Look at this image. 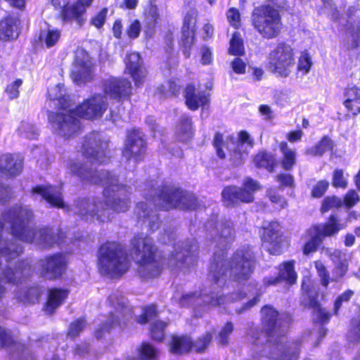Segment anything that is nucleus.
<instances>
[{
	"label": "nucleus",
	"mask_w": 360,
	"mask_h": 360,
	"mask_svg": "<svg viewBox=\"0 0 360 360\" xmlns=\"http://www.w3.org/2000/svg\"><path fill=\"white\" fill-rule=\"evenodd\" d=\"M217 219V216H212L205 225L206 238L210 241V246L214 245L219 249V251L214 252L210 266V277L214 283L210 290L203 289L200 292L183 295L179 300L181 307H217L241 300L247 296L244 292L223 296L218 290L232 281L240 283L248 280L255 268L256 260L252 248L249 245H243L238 248L231 261L225 259V249L233 241L235 237L233 224L226 219L218 222Z\"/></svg>",
	"instance_id": "nucleus-1"
},
{
	"label": "nucleus",
	"mask_w": 360,
	"mask_h": 360,
	"mask_svg": "<svg viewBox=\"0 0 360 360\" xmlns=\"http://www.w3.org/2000/svg\"><path fill=\"white\" fill-rule=\"evenodd\" d=\"M68 172L77 176L81 181L104 186L105 202L94 198H79L74 203L72 211L86 221L96 219L101 222L108 221L112 214L125 212L131 207V188L127 184L119 183L117 176L106 170H94L86 164L79 160L70 159L66 162Z\"/></svg>",
	"instance_id": "nucleus-2"
},
{
	"label": "nucleus",
	"mask_w": 360,
	"mask_h": 360,
	"mask_svg": "<svg viewBox=\"0 0 360 360\" xmlns=\"http://www.w3.org/2000/svg\"><path fill=\"white\" fill-rule=\"evenodd\" d=\"M131 254L138 264L137 272L143 279L158 276L163 265L172 269H184L194 264L198 250L197 241L193 239L180 240L174 245V252L162 262L155 259L157 248L153 240L143 233L135 236L131 241Z\"/></svg>",
	"instance_id": "nucleus-3"
},
{
	"label": "nucleus",
	"mask_w": 360,
	"mask_h": 360,
	"mask_svg": "<svg viewBox=\"0 0 360 360\" xmlns=\"http://www.w3.org/2000/svg\"><path fill=\"white\" fill-rule=\"evenodd\" d=\"M262 321L265 334L257 328L252 327L248 333L252 344L261 343L260 338H266V347L269 349V360H297L301 341H288L285 336L289 326L290 316L288 314H279L271 305H265L261 309Z\"/></svg>",
	"instance_id": "nucleus-4"
},
{
	"label": "nucleus",
	"mask_w": 360,
	"mask_h": 360,
	"mask_svg": "<svg viewBox=\"0 0 360 360\" xmlns=\"http://www.w3.org/2000/svg\"><path fill=\"white\" fill-rule=\"evenodd\" d=\"M63 85L58 84L54 90H58L59 95L51 98L58 101V108L66 112H49L48 116L52 128L62 136L69 138L76 134L80 129V122L76 116L86 120L100 117L106 110L108 103L104 96L96 94L85 100L75 110L68 109L70 100L69 96L63 92Z\"/></svg>",
	"instance_id": "nucleus-5"
},
{
	"label": "nucleus",
	"mask_w": 360,
	"mask_h": 360,
	"mask_svg": "<svg viewBox=\"0 0 360 360\" xmlns=\"http://www.w3.org/2000/svg\"><path fill=\"white\" fill-rule=\"evenodd\" d=\"M155 185L151 181L145 184L143 189L139 186V190L156 208L167 210L172 208L195 210L198 207V199L193 193L173 186L163 185L155 188Z\"/></svg>",
	"instance_id": "nucleus-6"
},
{
	"label": "nucleus",
	"mask_w": 360,
	"mask_h": 360,
	"mask_svg": "<svg viewBox=\"0 0 360 360\" xmlns=\"http://www.w3.org/2000/svg\"><path fill=\"white\" fill-rule=\"evenodd\" d=\"M98 269L101 274L120 276L129 268V261L121 245L115 242L103 244L98 254Z\"/></svg>",
	"instance_id": "nucleus-7"
},
{
	"label": "nucleus",
	"mask_w": 360,
	"mask_h": 360,
	"mask_svg": "<svg viewBox=\"0 0 360 360\" xmlns=\"http://www.w3.org/2000/svg\"><path fill=\"white\" fill-rule=\"evenodd\" d=\"M346 227L340 222L336 214H331L325 223L316 224L310 226L305 232V241L302 251L304 255H309L317 251L326 238L335 236Z\"/></svg>",
	"instance_id": "nucleus-8"
},
{
	"label": "nucleus",
	"mask_w": 360,
	"mask_h": 360,
	"mask_svg": "<svg viewBox=\"0 0 360 360\" xmlns=\"http://www.w3.org/2000/svg\"><path fill=\"white\" fill-rule=\"evenodd\" d=\"M108 302L114 311L110 312V316L103 322L95 331L97 339L101 338L105 333H108L111 328L125 325L126 322L132 317V311L127 305V300L117 290L112 292Z\"/></svg>",
	"instance_id": "nucleus-9"
},
{
	"label": "nucleus",
	"mask_w": 360,
	"mask_h": 360,
	"mask_svg": "<svg viewBox=\"0 0 360 360\" xmlns=\"http://www.w3.org/2000/svg\"><path fill=\"white\" fill-rule=\"evenodd\" d=\"M294 65V51L289 44L280 43L269 53L267 68L278 77H288Z\"/></svg>",
	"instance_id": "nucleus-10"
},
{
	"label": "nucleus",
	"mask_w": 360,
	"mask_h": 360,
	"mask_svg": "<svg viewBox=\"0 0 360 360\" xmlns=\"http://www.w3.org/2000/svg\"><path fill=\"white\" fill-rule=\"evenodd\" d=\"M82 150L86 158L94 162L105 164L110 160L108 141L98 132H91L84 137Z\"/></svg>",
	"instance_id": "nucleus-11"
},
{
	"label": "nucleus",
	"mask_w": 360,
	"mask_h": 360,
	"mask_svg": "<svg viewBox=\"0 0 360 360\" xmlns=\"http://www.w3.org/2000/svg\"><path fill=\"white\" fill-rule=\"evenodd\" d=\"M259 188V184L251 178H246L243 187L226 186L221 195L226 206H234L239 202H251L254 200L253 193Z\"/></svg>",
	"instance_id": "nucleus-12"
},
{
	"label": "nucleus",
	"mask_w": 360,
	"mask_h": 360,
	"mask_svg": "<svg viewBox=\"0 0 360 360\" xmlns=\"http://www.w3.org/2000/svg\"><path fill=\"white\" fill-rule=\"evenodd\" d=\"M147 150L145 135L139 129L128 131L122 155L127 160L133 159L136 162L143 160Z\"/></svg>",
	"instance_id": "nucleus-13"
},
{
	"label": "nucleus",
	"mask_w": 360,
	"mask_h": 360,
	"mask_svg": "<svg viewBox=\"0 0 360 360\" xmlns=\"http://www.w3.org/2000/svg\"><path fill=\"white\" fill-rule=\"evenodd\" d=\"M212 340V335L210 333L203 335L195 342H193L189 336L174 335L172 338L170 352L174 354H183L189 352L193 348L197 352H203Z\"/></svg>",
	"instance_id": "nucleus-14"
},
{
	"label": "nucleus",
	"mask_w": 360,
	"mask_h": 360,
	"mask_svg": "<svg viewBox=\"0 0 360 360\" xmlns=\"http://www.w3.org/2000/svg\"><path fill=\"white\" fill-rule=\"evenodd\" d=\"M67 259L61 253L47 256L38 261L40 276L48 280L59 278L65 271Z\"/></svg>",
	"instance_id": "nucleus-15"
},
{
	"label": "nucleus",
	"mask_w": 360,
	"mask_h": 360,
	"mask_svg": "<svg viewBox=\"0 0 360 360\" xmlns=\"http://www.w3.org/2000/svg\"><path fill=\"white\" fill-rule=\"evenodd\" d=\"M302 305L313 309L314 321L321 324L328 323L331 315L325 308L321 307L318 300V292L304 283L302 285Z\"/></svg>",
	"instance_id": "nucleus-16"
},
{
	"label": "nucleus",
	"mask_w": 360,
	"mask_h": 360,
	"mask_svg": "<svg viewBox=\"0 0 360 360\" xmlns=\"http://www.w3.org/2000/svg\"><path fill=\"white\" fill-rule=\"evenodd\" d=\"M92 63L89 53L84 49H77L71 71V78L75 83L86 82L91 79Z\"/></svg>",
	"instance_id": "nucleus-17"
},
{
	"label": "nucleus",
	"mask_w": 360,
	"mask_h": 360,
	"mask_svg": "<svg viewBox=\"0 0 360 360\" xmlns=\"http://www.w3.org/2000/svg\"><path fill=\"white\" fill-rule=\"evenodd\" d=\"M103 87L106 95L118 102L128 100L131 92L130 81L123 78L110 77L105 79Z\"/></svg>",
	"instance_id": "nucleus-18"
},
{
	"label": "nucleus",
	"mask_w": 360,
	"mask_h": 360,
	"mask_svg": "<svg viewBox=\"0 0 360 360\" xmlns=\"http://www.w3.org/2000/svg\"><path fill=\"white\" fill-rule=\"evenodd\" d=\"M281 226L277 221L269 222L263 225L262 240L264 246L271 255H280L282 252Z\"/></svg>",
	"instance_id": "nucleus-19"
},
{
	"label": "nucleus",
	"mask_w": 360,
	"mask_h": 360,
	"mask_svg": "<svg viewBox=\"0 0 360 360\" xmlns=\"http://www.w3.org/2000/svg\"><path fill=\"white\" fill-rule=\"evenodd\" d=\"M0 347H8L10 360H35L22 344L15 342L11 335L0 326Z\"/></svg>",
	"instance_id": "nucleus-20"
},
{
	"label": "nucleus",
	"mask_w": 360,
	"mask_h": 360,
	"mask_svg": "<svg viewBox=\"0 0 360 360\" xmlns=\"http://www.w3.org/2000/svg\"><path fill=\"white\" fill-rule=\"evenodd\" d=\"M93 0H77L74 4H68L60 9V16L65 21L83 22L85 20L86 8Z\"/></svg>",
	"instance_id": "nucleus-21"
},
{
	"label": "nucleus",
	"mask_w": 360,
	"mask_h": 360,
	"mask_svg": "<svg viewBox=\"0 0 360 360\" xmlns=\"http://www.w3.org/2000/svg\"><path fill=\"white\" fill-rule=\"evenodd\" d=\"M32 193L40 195L50 207L66 209L61 192V187L51 185L37 186L32 188Z\"/></svg>",
	"instance_id": "nucleus-22"
},
{
	"label": "nucleus",
	"mask_w": 360,
	"mask_h": 360,
	"mask_svg": "<svg viewBox=\"0 0 360 360\" xmlns=\"http://www.w3.org/2000/svg\"><path fill=\"white\" fill-rule=\"evenodd\" d=\"M61 36L60 30L52 27L49 25L41 29L39 34H36L32 40L33 49L37 51L44 47L50 49L57 44Z\"/></svg>",
	"instance_id": "nucleus-23"
},
{
	"label": "nucleus",
	"mask_w": 360,
	"mask_h": 360,
	"mask_svg": "<svg viewBox=\"0 0 360 360\" xmlns=\"http://www.w3.org/2000/svg\"><path fill=\"white\" fill-rule=\"evenodd\" d=\"M322 252L328 255L335 264L332 272L331 281H340L348 271V262L346 255L338 250L330 248H323Z\"/></svg>",
	"instance_id": "nucleus-24"
},
{
	"label": "nucleus",
	"mask_w": 360,
	"mask_h": 360,
	"mask_svg": "<svg viewBox=\"0 0 360 360\" xmlns=\"http://www.w3.org/2000/svg\"><path fill=\"white\" fill-rule=\"evenodd\" d=\"M297 274L295 271V262L288 261L280 265L278 275L276 277L269 276L263 279L265 286L276 285L281 281H285L289 285L294 284L297 281Z\"/></svg>",
	"instance_id": "nucleus-25"
},
{
	"label": "nucleus",
	"mask_w": 360,
	"mask_h": 360,
	"mask_svg": "<svg viewBox=\"0 0 360 360\" xmlns=\"http://www.w3.org/2000/svg\"><path fill=\"white\" fill-rule=\"evenodd\" d=\"M23 167V159L20 155L6 154L0 157V175L15 176L19 175Z\"/></svg>",
	"instance_id": "nucleus-26"
},
{
	"label": "nucleus",
	"mask_w": 360,
	"mask_h": 360,
	"mask_svg": "<svg viewBox=\"0 0 360 360\" xmlns=\"http://www.w3.org/2000/svg\"><path fill=\"white\" fill-rule=\"evenodd\" d=\"M126 69L133 78L135 85L139 87L143 83L146 71L142 65V60L138 53L129 54L125 59Z\"/></svg>",
	"instance_id": "nucleus-27"
},
{
	"label": "nucleus",
	"mask_w": 360,
	"mask_h": 360,
	"mask_svg": "<svg viewBox=\"0 0 360 360\" xmlns=\"http://www.w3.org/2000/svg\"><path fill=\"white\" fill-rule=\"evenodd\" d=\"M134 212L139 222L142 221L143 224L148 222L150 231L153 232L159 229L160 221L158 214L152 209H149L146 202L137 203Z\"/></svg>",
	"instance_id": "nucleus-28"
},
{
	"label": "nucleus",
	"mask_w": 360,
	"mask_h": 360,
	"mask_svg": "<svg viewBox=\"0 0 360 360\" xmlns=\"http://www.w3.org/2000/svg\"><path fill=\"white\" fill-rule=\"evenodd\" d=\"M253 22H278L281 20L279 12L270 5L255 7L252 11Z\"/></svg>",
	"instance_id": "nucleus-29"
},
{
	"label": "nucleus",
	"mask_w": 360,
	"mask_h": 360,
	"mask_svg": "<svg viewBox=\"0 0 360 360\" xmlns=\"http://www.w3.org/2000/svg\"><path fill=\"white\" fill-rule=\"evenodd\" d=\"M184 96L187 107L192 110H197L199 106H205L208 102V98L204 91H197L192 84H188L185 89Z\"/></svg>",
	"instance_id": "nucleus-30"
},
{
	"label": "nucleus",
	"mask_w": 360,
	"mask_h": 360,
	"mask_svg": "<svg viewBox=\"0 0 360 360\" xmlns=\"http://www.w3.org/2000/svg\"><path fill=\"white\" fill-rule=\"evenodd\" d=\"M68 295V291L58 288L51 289L49 292L47 302L44 307V311L52 314L60 307Z\"/></svg>",
	"instance_id": "nucleus-31"
},
{
	"label": "nucleus",
	"mask_w": 360,
	"mask_h": 360,
	"mask_svg": "<svg viewBox=\"0 0 360 360\" xmlns=\"http://www.w3.org/2000/svg\"><path fill=\"white\" fill-rule=\"evenodd\" d=\"M345 106L354 115L360 113V89L355 85L348 86L345 91Z\"/></svg>",
	"instance_id": "nucleus-32"
},
{
	"label": "nucleus",
	"mask_w": 360,
	"mask_h": 360,
	"mask_svg": "<svg viewBox=\"0 0 360 360\" xmlns=\"http://www.w3.org/2000/svg\"><path fill=\"white\" fill-rule=\"evenodd\" d=\"M193 134L191 117L186 115L181 116L176 130L178 140L181 142H187L193 138Z\"/></svg>",
	"instance_id": "nucleus-33"
},
{
	"label": "nucleus",
	"mask_w": 360,
	"mask_h": 360,
	"mask_svg": "<svg viewBox=\"0 0 360 360\" xmlns=\"http://www.w3.org/2000/svg\"><path fill=\"white\" fill-rule=\"evenodd\" d=\"M195 25V24H183L181 29V47L186 58L190 57V50L194 44Z\"/></svg>",
	"instance_id": "nucleus-34"
},
{
	"label": "nucleus",
	"mask_w": 360,
	"mask_h": 360,
	"mask_svg": "<svg viewBox=\"0 0 360 360\" xmlns=\"http://www.w3.org/2000/svg\"><path fill=\"white\" fill-rule=\"evenodd\" d=\"M41 292L40 286L34 285L26 289H16L15 296L22 302L33 304L39 300Z\"/></svg>",
	"instance_id": "nucleus-35"
},
{
	"label": "nucleus",
	"mask_w": 360,
	"mask_h": 360,
	"mask_svg": "<svg viewBox=\"0 0 360 360\" xmlns=\"http://www.w3.org/2000/svg\"><path fill=\"white\" fill-rule=\"evenodd\" d=\"M333 148V141L328 136H324L318 143L312 147L307 148L305 151V154L320 157L322 156L326 152L332 150Z\"/></svg>",
	"instance_id": "nucleus-36"
},
{
	"label": "nucleus",
	"mask_w": 360,
	"mask_h": 360,
	"mask_svg": "<svg viewBox=\"0 0 360 360\" xmlns=\"http://www.w3.org/2000/svg\"><path fill=\"white\" fill-rule=\"evenodd\" d=\"M279 148L283 154L281 165L285 170H291L296 162V153L294 150L290 148L288 143L282 141L279 145Z\"/></svg>",
	"instance_id": "nucleus-37"
},
{
	"label": "nucleus",
	"mask_w": 360,
	"mask_h": 360,
	"mask_svg": "<svg viewBox=\"0 0 360 360\" xmlns=\"http://www.w3.org/2000/svg\"><path fill=\"white\" fill-rule=\"evenodd\" d=\"M240 146H241V143H239L238 146L232 144L227 146L230 152V160L234 166L243 165L248 157L247 151L243 148H240Z\"/></svg>",
	"instance_id": "nucleus-38"
},
{
	"label": "nucleus",
	"mask_w": 360,
	"mask_h": 360,
	"mask_svg": "<svg viewBox=\"0 0 360 360\" xmlns=\"http://www.w3.org/2000/svg\"><path fill=\"white\" fill-rule=\"evenodd\" d=\"M275 160L271 154L266 152L259 153L254 159V163L257 167H263L271 172L274 167Z\"/></svg>",
	"instance_id": "nucleus-39"
},
{
	"label": "nucleus",
	"mask_w": 360,
	"mask_h": 360,
	"mask_svg": "<svg viewBox=\"0 0 360 360\" xmlns=\"http://www.w3.org/2000/svg\"><path fill=\"white\" fill-rule=\"evenodd\" d=\"M350 342H360V319H354L351 322V328L347 334ZM353 360H360V347Z\"/></svg>",
	"instance_id": "nucleus-40"
},
{
	"label": "nucleus",
	"mask_w": 360,
	"mask_h": 360,
	"mask_svg": "<svg viewBox=\"0 0 360 360\" xmlns=\"http://www.w3.org/2000/svg\"><path fill=\"white\" fill-rule=\"evenodd\" d=\"M264 37L273 38L280 31V24H252Z\"/></svg>",
	"instance_id": "nucleus-41"
},
{
	"label": "nucleus",
	"mask_w": 360,
	"mask_h": 360,
	"mask_svg": "<svg viewBox=\"0 0 360 360\" xmlns=\"http://www.w3.org/2000/svg\"><path fill=\"white\" fill-rule=\"evenodd\" d=\"M19 33L18 24H0V39L1 40L16 39Z\"/></svg>",
	"instance_id": "nucleus-42"
},
{
	"label": "nucleus",
	"mask_w": 360,
	"mask_h": 360,
	"mask_svg": "<svg viewBox=\"0 0 360 360\" xmlns=\"http://www.w3.org/2000/svg\"><path fill=\"white\" fill-rule=\"evenodd\" d=\"M229 52L233 56H242L244 54L243 41L240 37V34L238 32L233 33L230 40Z\"/></svg>",
	"instance_id": "nucleus-43"
},
{
	"label": "nucleus",
	"mask_w": 360,
	"mask_h": 360,
	"mask_svg": "<svg viewBox=\"0 0 360 360\" xmlns=\"http://www.w3.org/2000/svg\"><path fill=\"white\" fill-rule=\"evenodd\" d=\"M249 286H251L255 289V292L253 293L254 297L252 299L249 300L248 302L244 303L240 307L236 309V312L238 314H241L250 309L252 307L255 306L259 301L262 294L260 289L257 288V284L255 283H250Z\"/></svg>",
	"instance_id": "nucleus-44"
},
{
	"label": "nucleus",
	"mask_w": 360,
	"mask_h": 360,
	"mask_svg": "<svg viewBox=\"0 0 360 360\" xmlns=\"http://www.w3.org/2000/svg\"><path fill=\"white\" fill-rule=\"evenodd\" d=\"M18 133L19 136L28 139H35L39 135L37 127L27 122H22L20 123L18 128Z\"/></svg>",
	"instance_id": "nucleus-45"
},
{
	"label": "nucleus",
	"mask_w": 360,
	"mask_h": 360,
	"mask_svg": "<svg viewBox=\"0 0 360 360\" xmlns=\"http://www.w3.org/2000/svg\"><path fill=\"white\" fill-rule=\"evenodd\" d=\"M139 354L143 359L158 360L159 352L150 343L143 342L139 349Z\"/></svg>",
	"instance_id": "nucleus-46"
},
{
	"label": "nucleus",
	"mask_w": 360,
	"mask_h": 360,
	"mask_svg": "<svg viewBox=\"0 0 360 360\" xmlns=\"http://www.w3.org/2000/svg\"><path fill=\"white\" fill-rule=\"evenodd\" d=\"M354 295V292L352 290H347L340 294L334 302L333 314L337 316L344 304L348 303Z\"/></svg>",
	"instance_id": "nucleus-47"
},
{
	"label": "nucleus",
	"mask_w": 360,
	"mask_h": 360,
	"mask_svg": "<svg viewBox=\"0 0 360 360\" xmlns=\"http://www.w3.org/2000/svg\"><path fill=\"white\" fill-rule=\"evenodd\" d=\"M167 323L162 321H156L150 325V335L153 339L162 341L165 337V329Z\"/></svg>",
	"instance_id": "nucleus-48"
},
{
	"label": "nucleus",
	"mask_w": 360,
	"mask_h": 360,
	"mask_svg": "<svg viewBox=\"0 0 360 360\" xmlns=\"http://www.w3.org/2000/svg\"><path fill=\"white\" fill-rule=\"evenodd\" d=\"M314 266L321 279V285L323 287H328L331 281V278L330 277L329 272L326 266L321 261L318 260L314 262Z\"/></svg>",
	"instance_id": "nucleus-49"
},
{
	"label": "nucleus",
	"mask_w": 360,
	"mask_h": 360,
	"mask_svg": "<svg viewBox=\"0 0 360 360\" xmlns=\"http://www.w3.org/2000/svg\"><path fill=\"white\" fill-rule=\"evenodd\" d=\"M86 325V321L84 318H79L71 323L68 332V336L72 339H75L83 331Z\"/></svg>",
	"instance_id": "nucleus-50"
},
{
	"label": "nucleus",
	"mask_w": 360,
	"mask_h": 360,
	"mask_svg": "<svg viewBox=\"0 0 360 360\" xmlns=\"http://www.w3.org/2000/svg\"><path fill=\"white\" fill-rule=\"evenodd\" d=\"M234 326L232 322L228 321L220 330L217 336L218 342L222 345H226L229 341V337L232 334Z\"/></svg>",
	"instance_id": "nucleus-51"
},
{
	"label": "nucleus",
	"mask_w": 360,
	"mask_h": 360,
	"mask_svg": "<svg viewBox=\"0 0 360 360\" xmlns=\"http://www.w3.org/2000/svg\"><path fill=\"white\" fill-rule=\"evenodd\" d=\"M343 205L342 200L337 196L326 197L323 200L321 212L325 213L334 207H340Z\"/></svg>",
	"instance_id": "nucleus-52"
},
{
	"label": "nucleus",
	"mask_w": 360,
	"mask_h": 360,
	"mask_svg": "<svg viewBox=\"0 0 360 360\" xmlns=\"http://www.w3.org/2000/svg\"><path fill=\"white\" fill-rule=\"evenodd\" d=\"M347 179L344 176V172L341 169H335L333 172L332 186L335 188H346Z\"/></svg>",
	"instance_id": "nucleus-53"
},
{
	"label": "nucleus",
	"mask_w": 360,
	"mask_h": 360,
	"mask_svg": "<svg viewBox=\"0 0 360 360\" xmlns=\"http://www.w3.org/2000/svg\"><path fill=\"white\" fill-rule=\"evenodd\" d=\"M311 65L312 62L309 53L307 51H302L298 60L297 70L306 75L309 72Z\"/></svg>",
	"instance_id": "nucleus-54"
},
{
	"label": "nucleus",
	"mask_w": 360,
	"mask_h": 360,
	"mask_svg": "<svg viewBox=\"0 0 360 360\" xmlns=\"http://www.w3.org/2000/svg\"><path fill=\"white\" fill-rule=\"evenodd\" d=\"M157 316V308L155 305H150L145 307L143 314L139 317L137 321L141 324H145L153 320Z\"/></svg>",
	"instance_id": "nucleus-55"
},
{
	"label": "nucleus",
	"mask_w": 360,
	"mask_h": 360,
	"mask_svg": "<svg viewBox=\"0 0 360 360\" xmlns=\"http://www.w3.org/2000/svg\"><path fill=\"white\" fill-rule=\"evenodd\" d=\"M360 200V198L359 194L355 190H349L345 195L342 202L343 205L347 208L350 209L351 207L356 205Z\"/></svg>",
	"instance_id": "nucleus-56"
},
{
	"label": "nucleus",
	"mask_w": 360,
	"mask_h": 360,
	"mask_svg": "<svg viewBox=\"0 0 360 360\" xmlns=\"http://www.w3.org/2000/svg\"><path fill=\"white\" fill-rule=\"evenodd\" d=\"M213 145L216 149L217 154L218 157L221 159H224L226 157V154L223 150V148L225 146L223 135L220 132H217L214 135L213 140Z\"/></svg>",
	"instance_id": "nucleus-57"
},
{
	"label": "nucleus",
	"mask_w": 360,
	"mask_h": 360,
	"mask_svg": "<svg viewBox=\"0 0 360 360\" xmlns=\"http://www.w3.org/2000/svg\"><path fill=\"white\" fill-rule=\"evenodd\" d=\"M328 186L329 183L326 180H321L318 181L312 188L311 195L314 198H317L322 197L328 190Z\"/></svg>",
	"instance_id": "nucleus-58"
},
{
	"label": "nucleus",
	"mask_w": 360,
	"mask_h": 360,
	"mask_svg": "<svg viewBox=\"0 0 360 360\" xmlns=\"http://www.w3.org/2000/svg\"><path fill=\"white\" fill-rule=\"evenodd\" d=\"M22 81L20 79H17L11 84L8 85L6 91L11 99L16 98L19 96V87L22 85Z\"/></svg>",
	"instance_id": "nucleus-59"
},
{
	"label": "nucleus",
	"mask_w": 360,
	"mask_h": 360,
	"mask_svg": "<svg viewBox=\"0 0 360 360\" xmlns=\"http://www.w3.org/2000/svg\"><path fill=\"white\" fill-rule=\"evenodd\" d=\"M239 143H241L240 146V148L244 147L245 143H248L251 147L253 145V141L250 139L249 134L246 131H241L238 134V139L233 142L232 141L231 144L238 146Z\"/></svg>",
	"instance_id": "nucleus-60"
},
{
	"label": "nucleus",
	"mask_w": 360,
	"mask_h": 360,
	"mask_svg": "<svg viewBox=\"0 0 360 360\" xmlns=\"http://www.w3.org/2000/svg\"><path fill=\"white\" fill-rule=\"evenodd\" d=\"M145 15L146 19L149 21L148 22H156L159 15L157 6H150L149 8L146 10Z\"/></svg>",
	"instance_id": "nucleus-61"
},
{
	"label": "nucleus",
	"mask_w": 360,
	"mask_h": 360,
	"mask_svg": "<svg viewBox=\"0 0 360 360\" xmlns=\"http://www.w3.org/2000/svg\"><path fill=\"white\" fill-rule=\"evenodd\" d=\"M233 70L237 74H243L245 72V63L240 58H236L231 63Z\"/></svg>",
	"instance_id": "nucleus-62"
},
{
	"label": "nucleus",
	"mask_w": 360,
	"mask_h": 360,
	"mask_svg": "<svg viewBox=\"0 0 360 360\" xmlns=\"http://www.w3.org/2000/svg\"><path fill=\"white\" fill-rule=\"evenodd\" d=\"M353 24H351L352 25ZM349 32L350 36L352 38V46L353 48H356L359 45V34H360V25L358 26L356 28H354L353 26H350L348 27Z\"/></svg>",
	"instance_id": "nucleus-63"
},
{
	"label": "nucleus",
	"mask_w": 360,
	"mask_h": 360,
	"mask_svg": "<svg viewBox=\"0 0 360 360\" xmlns=\"http://www.w3.org/2000/svg\"><path fill=\"white\" fill-rule=\"evenodd\" d=\"M226 18L229 22H239L240 20L239 10L236 8H230L226 12Z\"/></svg>",
	"instance_id": "nucleus-64"
}]
</instances>
